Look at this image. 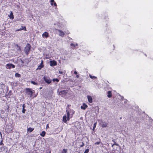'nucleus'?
<instances>
[{
	"label": "nucleus",
	"instance_id": "a18cd8bd",
	"mask_svg": "<svg viewBox=\"0 0 153 153\" xmlns=\"http://www.w3.org/2000/svg\"><path fill=\"white\" fill-rule=\"evenodd\" d=\"M42 88V87H40V89H41Z\"/></svg>",
	"mask_w": 153,
	"mask_h": 153
},
{
	"label": "nucleus",
	"instance_id": "0eeeda50",
	"mask_svg": "<svg viewBox=\"0 0 153 153\" xmlns=\"http://www.w3.org/2000/svg\"><path fill=\"white\" fill-rule=\"evenodd\" d=\"M44 66L43 65V60H41V62L39 65L38 66L36 70H40Z\"/></svg>",
	"mask_w": 153,
	"mask_h": 153
},
{
	"label": "nucleus",
	"instance_id": "a19ab883",
	"mask_svg": "<svg viewBox=\"0 0 153 153\" xmlns=\"http://www.w3.org/2000/svg\"><path fill=\"white\" fill-rule=\"evenodd\" d=\"M67 120H69L70 119V116H69V117H67Z\"/></svg>",
	"mask_w": 153,
	"mask_h": 153
},
{
	"label": "nucleus",
	"instance_id": "ddd939ff",
	"mask_svg": "<svg viewBox=\"0 0 153 153\" xmlns=\"http://www.w3.org/2000/svg\"><path fill=\"white\" fill-rule=\"evenodd\" d=\"M88 105H86L85 103H83L82 104V105L81 106V108L82 109L85 110L86 108H87Z\"/></svg>",
	"mask_w": 153,
	"mask_h": 153
},
{
	"label": "nucleus",
	"instance_id": "f3484780",
	"mask_svg": "<svg viewBox=\"0 0 153 153\" xmlns=\"http://www.w3.org/2000/svg\"><path fill=\"white\" fill-rule=\"evenodd\" d=\"M108 95H107V97L108 98H110L112 97V93L110 91H109L107 92Z\"/></svg>",
	"mask_w": 153,
	"mask_h": 153
},
{
	"label": "nucleus",
	"instance_id": "2f4dec72",
	"mask_svg": "<svg viewBox=\"0 0 153 153\" xmlns=\"http://www.w3.org/2000/svg\"><path fill=\"white\" fill-rule=\"evenodd\" d=\"M89 149H86L84 153H88L89 152Z\"/></svg>",
	"mask_w": 153,
	"mask_h": 153
},
{
	"label": "nucleus",
	"instance_id": "7ed1b4c3",
	"mask_svg": "<svg viewBox=\"0 0 153 153\" xmlns=\"http://www.w3.org/2000/svg\"><path fill=\"white\" fill-rule=\"evenodd\" d=\"M68 91L66 90H63L59 92V95H61L62 97H65L68 93Z\"/></svg>",
	"mask_w": 153,
	"mask_h": 153
},
{
	"label": "nucleus",
	"instance_id": "f704fd0d",
	"mask_svg": "<svg viewBox=\"0 0 153 153\" xmlns=\"http://www.w3.org/2000/svg\"><path fill=\"white\" fill-rule=\"evenodd\" d=\"M26 111V110L25 108H22V112L23 114L25 113V111Z\"/></svg>",
	"mask_w": 153,
	"mask_h": 153
},
{
	"label": "nucleus",
	"instance_id": "72a5a7b5",
	"mask_svg": "<svg viewBox=\"0 0 153 153\" xmlns=\"http://www.w3.org/2000/svg\"><path fill=\"white\" fill-rule=\"evenodd\" d=\"M84 146V143L83 142H82V143L81 145H80V148L82 147H83Z\"/></svg>",
	"mask_w": 153,
	"mask_h": 153
},
{
	"label": "nucleus",
	"instance_id": "bb28decb",
	"mask_svg": "<svg viewBox=\"0 0 153 153\" xmlns=\"http://www.w3.org/2000/svg\"><path fill=\"white\" fill-rule=\"evenodd\" d=\"M89 76H90V78L92 79L97 78L96 77L94 76H92V75H89Z\"/></svg>",
	"mask_w": 153,
	"mask_h": 153
},
{
	"label": "nucleus",
	"instance_id": "4be33fe9",
	"mask_svg": "<svg viewBox=\"0 0 153 153\" xmlns=\"http://www.w3.org/2000/svg\"><path fill=\"white\" fill-rule=\"evenodd\" d=\"M20 28H21L22 30H23L24 31L27 30L26 27L25 26H22Z\"/></svg>",
	"mask_w": 153,
	"mask_h": 153
},
{
	"label": "nucleus",
	"instance_id": "393cba45",
	"mask_svg": "<svg viewBox=\"0 0 153 153\" xmlns=\"http://www.w3.org/2000/svg\"><path fill=\"white\" fill-rule=\"evenodd\" d=\"M112 141L114 143V144H113L112 145V147H113L114 146V145H116V146H118V144H117L115 141V140H112Z\"/></svg>",
	"mask_w": 153,
	"mask_h": 153
},
{
	"label": "nucleus",
	"instance_id": "f03ea898",
	"mask_svg": "<svg viewBox=\"0 0 153 153\" xmlns=\"http://www.w3.org/2000/svg\"><path fill=\"white\" fill-rule=\"evenodd\" d=\"M25 92L27 94L30 95V97L32 96L33 92L31 89L27 88L25 89Z\"/></svg>",
	"mask_w": 153,
	"mask_h": 153
},
{
	"label": "nucleus",
	"instance_id": "a878e982",
	"mask_svg": "<svg viewBox=\"0 0 153 153\" xmlns=\"http://www.w3.org/2000/svg\"><path fill=\"white\" fill-rule=\"evenodd\" d=\"M30 83L34 85H37L38 84L36 82H35L33 81H31L30 82Z\"/></svg>",
	"mask_w": 153,
	"mask_h": 153
},
{
	"label": "nucleus",
	"instance_id": "a211bd4d",
	"mask_svg": "<svg viewBox=\"0 0 153 153\" xmlns=\"http://www.w3.org/2000/svg\"><path fill=\"white\" fill-rule=\"evenodd\" d=\"M34 129V128H33L30 127L27 129V131L29 132H32Z\"/></svg>",
	"mask_w": 153,
	"mask_h": 153
},
{
	"label": "nucleus",
	"instance_id": "ea45409f",
	"mask_svg": "<svg viewBox=\"0 0 153 153\" xmlns=\"http://www.w3.org/2000/svg\"><path fill=\"white\" fill-rule=\"evenodd\" d=\"M46 128L48 129V128H49V126H48V124H47L46 126Z\"/></svg>",
	"mask_w": 153,
	"mask_h": 153
},
{
	"label": "nucleus",
	"instance_id": "dca6fc26",
	"mask_svg": "<svg viewBox=\"0 0 153 153\" xmlns=\"http://www.w3.org/2000/svg\"><path fill=\"white\" fill-rule=\"evenodd\" d=\"M63 121L65 123H67V116H66V115H64L63 117Z\"/></svg>",
	"mask_w": 153,
	"mask_h": 153
},
{
	"label": "nucleus",
	"instance_id": "412c9836",
	"mask_svg": "<svg viewBox=\"0 0 153 153\" xmlns=\"http://www.w3.org/2000/svg\"><path fill=\"white\" fill-rule=\"evenodd\" d=\"M111 153H119V152L117 150H113Z\"/></svg>",
	"mask_w": 153,
	"mask_h": 153
},
{
	"label": "nucleus",
	"instance_id": "20e7f679",
	"mask_svg": "<svg viewBox=\"0 0 153 153\" xmlns=\"http://www.w3.org/2000/svg\"><path fill=\"white\" fill-rule=\"evenodd\" d=\"M0 153H8L7 149L4 146L0 147Z\"/></svg>",
	"mask_w": 153,
	"mask_h": 153
},
{
	"label": "nucleus",
	"instance_id": "c9c22d12",
	"mask_svg": "<svg viewBox=\"0 0 153 153\" xmlns=\"http://www.w3.org/2000/svg\"><path fill=\"white\" fill-rule=\"evenodd\" d=\"M71 46H73L74 48H75L76 47V45L73 43H71Z\"/></svg>",
	"mask_w": 153,
	"mask_h": 153
},
{
	"label": "nucleus",
	"instance_id": "1a4fd4ad",
	"mask_svg": "<svg viewBox=\"0 0 153 153\" xmlns=\"http://www.w3.org/2000/svg\"><path fill=\"white\" fill-rule=\"evenodd\" d=\"M42 36L43 37H45L46 38H48L49 36V33L47 32H44L42 34Z\"/></svg>",
	"mask_w": 153,
	"mask_h": 153
},
{
	"label": "nucleus",
	"instance_id": "423d86ee",
	"mask_svg": "<svg viewBox=\"0 0 153 153\" xmlns=\"http://www.w3.org/2000/svg\"><path fill=\"white\" fill-rule=\"evenodd\" d=\"M6 67L7 69H10L11 68H15V65L12 64L8 63L6 65Z\"/></svg>",
	"mask_w": 153,
	"mask_h": 153
},
{
	"label": "nucleus",
	"instance_id": "5701e85b",
	"mask_svg": "<svg viewBox=\"0 0 153 153\" xmlns=\"http://www.w3.org/2000/svg\"><path fill=\"white\" fill-rule=\"evenodd\" d=\"M16 46L18 48V49H17V50L21 51V48L20 46H19V45L18 44H16Z\"/></svg>",
	"mask_w": 153,
	"mask_h": 153
},
{
	"label": "nucleus",
	"instance_id": "e433bc0d",
	"mask_svg": "<svg viewBox=\"0 0 153 153\" xmlns=\"http://www.w3.org/2000/svg\"><path fill=\"white\" fill-rule=\"evenodd\" d=\"M3 144L2 142V140L0 142V145H3Z\"/></svg>",
	"mask_w": 153,
	"mask_h": 153
},
{
	"label": "nucleus",
	"instance_id": "37998d69",
	"mask_svg": "<svg viewBox=\"0 0 153 153\" xmlns=\"http://www.w3.org/2000/svg\"><path fill=\"white\" fill-rule=\"evenodd\" d=\"M79 75H76V77L77 78H79Z\"/></svg>",
	"mask_w": 153,
	"mask_h": 153
},
{
	"label": "nucleus",
	"instance_id": "2eb2a0df",
	"mask_svg": "<svg viewBox=\"0 0 153 153\" xmlns=\"http://www.w3.org/2000/svg\"><path fill=\"white\" fill-rule=\"evenodd\" d=\"M10 18L12 19H13L14 18V16L13 14V13L11 11H10V15L8 16Z\"/></svg>",
	"mask_w": 153,
	"mask_h": 153
},
{
	"label": "nucleus",
	"instance_id": "cd10ccee",
	"mask_svg": "<svg viewBox=\"0 0 153 153\" xmlns=\"http://www.w3.org/2000/svg\"><path fill=\"white\" fill-rule=\"evenodd\" d=\"M15 76L16 77H20L21 75L20 74L16 73V74H15Z\"/></svg>",
	"mask_w": 153,
	"mask_h": 153
},
{
	"label": "nucleus",
	"instance_id": "de8ad7c7",
	"mask_svg": "<svg viewBox=\"0 0 153 153\" xmlns=\"http://www.w3.org/2000/svg\"><path fill=\"white\" fill-rule=\"evenodd\" d=\"M49 153H51V152H50Z\"/></svg>",
	"mask_w": 153,
	"mask_h": 153
},
{
	"label": "nucleus",
	"instance_id": "79ce46f5",
	"mask_svg": "<svg viewBox=\"0 0 153 153\" xmlns=\"http://www.w3.org/2000/svg\"><path fill=\"white\" fill-rule=\"evenodd\" d=\"M21 30H21V28H20V29L16 30V31H20Z\"/></svg>",
	"mask_w": 153,
	"mask_h": 153
},
{
	"label": "nucleus",
	"instance_id": "c85d7f7f",
	"mask_svg": "<svg viewBox=\"0 0 153 153\" xmlns=\"http://www.w3.org/2000/svg\"><path fill=\"white\" fill-rule=\"evenodd\" d=\"M100 143H101V144H102V143H101V141H100L99 142H95L94 143V144L95 145H99Z\"/></svg>",
	"mask_w": 153,
	"mask_h": 153
},
{
	"label": "nucleus",
	"instance_id": "f257e3e1",
	"mask_svg": "<svg viewBox=\"0 0 153 153\" xmlns=\"http://www.w3.org/2000/svg\"><path fill=\"white\" fill-rule=\"evenodd\" d=\"M31 46L30 44L27 43L25 48L24 51L25 53L28 55L30 50Z\"/></svg>",
	"mask_w": 153,
	"mask_h": 153
},
{
	"label": "nucleus",
	"instance_id": "7c9ffc66",
	"mask_svg": "<svg viewBox=\"0 0 153 153\" xmlns=\"http://www.w3.org/2000/svg\"><path fill=\"white\" fill-rule=\"evenodd\" d=\"M59 73L60 74H63L64 73L65 74V71L64 72L63 71H59Z\"/></svg>",
	"mask_w": 153,
	"mask_h": 153
},
{
	"label": "nucleus",
	"instance_id": "39448f33",
	"mask_svg": "<svg viewBox=\"0 0 153 153\" xmlns=\"http://www.w3.org/2000/svg\"><path fill=\"white\" fill-rule=\"evenodd\" d=\"M44 80L48 84H50L51 82V80L50 78L48 76H44L43 77Z\"/></svg>",
	"mask_w": 153,
	"mask_h": 153
},
{
	"label": "nucleus",
	"instance_id": "c756f323",
	"mask_svg": "<svg viewBox=\"0 0 153 153\" xmlns=\"http://www.w3.org/2000/svg\"><path fill=\"white\" fill-rule=\"evenodd\" d=\"M107 126V124L106 123H104L102 124V127H106Z\"/></svg>",
	"mask_w": 153,
	"mask_h": 153
},
{
	"label": "nucleus",
	"instance_id": "6e6552de",
	"mask_svg": "<svg viewBox=\"0 0 153 153\" xmlns=\"http://www.w3.org/2000/svg\"><path fill=\"white\" fill-rule=\"evenodd\" d=\"M57 62L55 60L51 61H50V65L51 66H53L56 65Z\"/></svg>",
	"mask_w": 153,
	"mask_h": 153
},
{
	"label": "nucleus",
	"instance_id": "f8f14e48",
	"mask_svg": "<svg viewBox=\"0 0 153 153\" xmlns=\"http://www.w3.org/2000/svg\"><path fill=\"white\" fill-rule=\"evenodd\" d=\"M57 30L59 32V35L63 37L65 34L64 33L63 31L60 30Z\"/></svg>",
	"mask_w": 153,
	"mask_h": 153
},
{
	"label": "nucleus",
	"instance_id": "58836bf2",
	"mask_svg": "<svg viewBox=\"0 0 153 153\" xmlns=\"http://www.w3.org/2000/svg\"><path fill=\"white\" fill-rule=\"evenodd\" d=\"M25 104H24L22 105V108H25Z\"/></svg>",
	"mask_w": 153,
	"mask_h": 153
},
{
	"label": "nucleus",
	"instance_id": "9d476101",
	"mask_svg": "<svg viewBox=\"0 0 153 153\" xmlns=\"http://www.w3.org/2000/svg\"><path fill=\"white\" fill-rule=\"evenodd\" d=\"M51 4L52 6H54L56 7H57V6L56 3L55 2L54 0H51L50 1Z\"/></svg>",
	"mask_w": 153,
	"mask_h": 153
},
{
	"label": "nucleus",
	"instance_id": "4c0bfd02",
	"mask_svg": "<svg viewBox=\"0 0 153 153\" xmlns=\"http://www.w3.org/2000/svg\"><path fill=\"white\" fill-rule=\"evenodd\" d=\"M74 74L76 75H77V72L76 71H75L74 72Z\"/></svg>",
	"mask_w": 153,
	"mask_h": 153
},
{
	"label": "nucleus",
	"instance_id": "b1692460",
	"mask_svg": "<svg viewBox=\"0 0 153 153\" xmlns=\"http://www.w3.org/2000/svg\"><path fill=\"white\" fill-rule=\"evenodd\" d=\"M52 81L53 82L56 81L57 82H59V79H58L57 78H54V79H53Z\"/></svg>",
	"mask_w": 153,
	"mask_h": 153
},
{
	"label": "nucleus",
	"instance_id": "473e14b6",
	"mask_svg": "<svg viewBox=\"0 0 153 153\" xmlns=\"http://www.w3.org/2000/svg\"><path fill=\"white\" fill-rule=\"evenodd\" d=\"M96 124H97L96 122L94 123V126H93V130L95 128H96Z\"/></svg>",
	"mask_w": 153,
	"mask_h": 153
},
{
	"label": "nucleus",
	"instance_id": "49530a36",
	"mask_svg": "<svg viewBox=\"0 0 153 153\" xmlns=\"http://www.w3.org/2000/svg\"><path fill=\"white\" fill-rule=\"evenodd\" d=\"M76 46L77 45V44H76Z\"/></svg>",
	"mask_w": 153,
	"mask_h": 153
},
{
	"label": "nucleus",
	"instance_id": "c03bdc74",
	"mask_svg": "<svg viewBox=\"0 0 153 153\" xmlns=\"http://www.w3.org/2000/svg\"><path fill=\"white\" fill-rule=\"evenodd\" d=\"M71 106L70 105H68V106Z\"/></svg>",
	"mask_w": 153,
	"mask_h": 153
},
{
	"label": "nucleus",
	"instance_id": "6ab92c4d",
	"mask_svg": "<svg viewBox=\"0 0 153 153\" xmlns=\"http://www.w3.org/2000/svg\"><path fill=\"white\" fill-rule=\"evenodd\" d=\"M46 132L45 131H42L41 133L40 134V135L42 137H44L46 134Z\"/></svg>",
	"mask_w": 153,
	"mask_h": 153
},
{
	"label": "nucleus",
	"instance_id": "4468645a",
	"mask_svg": "<svg viewBox=\"0 0 153 153\" xmlns=\"http://www.w3.org/2000/svg\"><path fill=\"white\" fill-rule=\"evenodd\" d=\"M87 98L89 102L90 103H91L92 102V99L91 97L89 95H88L87 96Z\"/></svg>",
	"mask_w": 153,
	"mask_h": 153
},
{
	"label": "nucleus",
	"instance_id": "aec40b11",
	"mask_svg": "<svg viewBox=\"0 0 153 153\" xmlns=\"http://www.w3.org/2000/svg\"><path fill=\"white\" fill-rule=\"evenodd\" d=\"M68 149H63L61 153H67Z\"/></svg>",
	"mask_w": 153,
	"mask_h": 153
},
{
	"label": "nucleus",
	"instance_id": "9b49d317",
	"mask_svg": "<svg viewBox=\"0 0 153 153\" xmlns=\"http://www.w3.org/2000/svg\"><path fill=\"white\" fill-rule=\"evenodd\" d=\"M67 111V117H69L70 116V113H72V114H73L74 112V111L73 110H71L70 111Z\"/></svg>",
	"mask_w": 153,
	"mask_h": 153
}]
</instances>
